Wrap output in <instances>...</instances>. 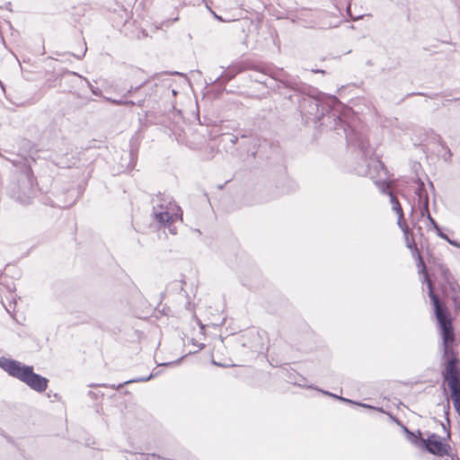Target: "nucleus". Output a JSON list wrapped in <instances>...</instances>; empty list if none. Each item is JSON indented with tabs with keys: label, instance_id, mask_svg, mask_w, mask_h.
Segmentation results:
<instances>
[{
	"label": "nucleus",
	"instance_id": "20",
	"mask_svg": "<svg viewBox=\"0 0 460 460\" xmlns=\"http://www.w3.org/2000/svg\"><path fill=\"white\" fill-rule=\"evenodd\" d=\"M397 217H398L397 225L401 228V230L403 233L409 232L410 229H409L407 224L404 221V214L403 213L402 214H398Z\"/></svg>",
	"mask_w": 460,
	"mask_h": 460
},
{
	"label": "nucleus",
	"instance_id": "37",
	"mask_svg": "<svg viewBox=\"0 0 460 460\" xmlns=\"http://www.w3.org/2000/svg\"><path fill=\"white\" fill-rule=\"evenodd\" d=\"M255 80H256L257 82H259V83H264V81H263V80H261V79H255Z\"/></svg>",
	"mask_w": 460,
	"mask_h": 460
},
{
	"label": "nucleus",
	"instance_id": "8",
	"mask_svg": "<svg viewBox=\"0 0 460 460\" xmlns=\"http://www.w3.org/2000/svg\"><path fill=\"white\" fill-rule=\"evenodd\" d=\"M118 17L119 19H114V26H121V31L129 39L141 40L147 36L146 30L137 27L136 21H131L127 9L121 7L118 11Z\"/></svg>",
	"mask_w": 460,
	"mask_h": 460
},
{
	"label": "nucleus",
	"instance_id": "35",
	"mask_svg": "<svg viewBox=\"0 0 460 460\" xmlns=\"http://www.w3.org/2000/svg\"><path fill=\"white\" fill-rule=\"evenodd\" d=\"M442 270H443V273H444V274H446L447 272H448V269L442 268Z\"/></svg>",
	"mask_w": 460,
	"mask_h": 460
},
{
	"label": "nucleus",
	"instance_id": "2",
	"mask_svg": "<svg viewBox=\"0 0 460 460\" xmlns=\"http://www.w3.org/2000/svg\"><path fill=\"white\" fill-rule=\"evenodd\" d=\"M418 261L417 266L419 273L423 275V281L426 282L429 290V296L434 307L435 316L438 323L443 340L444 355L449 352V345L455 341V333L452 324V318L446 305L441 302L438 296L433 291V284L427 273V268L420 252L415 253Z\"/></svg>",
	"mask_w": 460,
	"mask_h": 460
},
{
	"label": "nucleus",
	"instance_id": "26",
	"mask_svg": "<svg viewBox=\"0 0 460 460\" xmlns=\"http://www.w3.org/2000/svg\"><path fill=\"white\" fill-rule=\"evenodd\" d=\"M87 51V47H86V44L84 43V49H83V51L80 55H77V54H72L75 58L77 59H82L83 57H84L85 53Z\"/></svg>",
	"mask_w": 460,
	"mask_h": 460
},
{
	"label": "nucleus",
	"instance_id": "5",
	"mask_svg": "<svg viewBox=\"0 0 460 460\" xmlns=\"http://www.w3.org/2000/svg\"><path fill=\"white\" fill-rule=\"evenodd\" d=\"M353 148H358L361 154V158L367 163V169L363 172H358L360 174L368 176L378 190L383 193L389 196L390 183L389 173L383 162L377 158H372L373 152L368 145V154L365 155L362 150L358 146H350Z\"/></svg>",
	"mask_w": 460,
	"mask_h": 460
},
{
	"label": "nucleus",
	"instance_id": "21",
	"mask_svg": "<svg viewBox=\"0 0 460 460\" xmlns=\"http://www.w3.org/2000/svg\"><path fill=\"white\" fill-rule=\"evenodd\" d=\"M452 291H453L452 299H453L454 303L456 304V305L460 306V288H459V287L457 285H456V287L453 286Z\"/></svg>",
	"mask_w": 460,
	"mask_h": 460
},
{
	"label": "nucleus",
	"instance_id": "27",
	"mask_svg": "<svg viewBox=\"0 0 460 460\" xmlns=\"http://www.w3.org/2000/svg\"><path fill=\"white\" fill-rule=\"evenodd\" d=\"M429 221L430 222V225L433 226V228L435 230H437L438 228H439L438 225L437 224V222L434 220V218L429 215Z\"/></svg>",
	"mask_w": 460,
	"mask_h": 460
},
{
	"label": "nucleus",
	"instance_id": "22",
	"mask_svg": "<svg viewBox=\"0 0 460 460\" xmlns=\"http://www.w3.org/2000/svg\"><path fill=\"white\" fill-rule=\"evenodd\" d=\"M420 215L421 217H427L429 218V215H430L429 210V202L427 200L423 201V205H420Z\"/></svg>",
	"mask_w": 460,
	"mask_h": 460
},
{
	"label": "nucleus",
	"instance_id": "24",
	"mask_svg": "<svg viewBox=\"0 0 460 460\" xmlns=\"http://www.w3.org/2000/svg\"><path fill=\"white\" fill-rule=\"evenodd\" d=\"M105 100L115 105H124V97L121 99H112L111 97H105Z\"/></svg>",
	"mask_w": 460,
	"mask_h": 460
},
{
	"label": "nucleus",
	"instance_id": "4",
	"mask_svg": "<svg viewBox=\"0 0 460 460\" xmlns=\"http://www.w3.org/2000/svg\"><path fill=\"white\" fill-rule=\"evenodd\" d=\"M38 192L39 187L36 179L29 166L17 172L14 181L10 185L11 197L22 205L31 204Z\"/></svg>",
	"mask_w": 460,
	"mask_h": 460
},
{
	"label": "nucleus",
	"instance_id": "41",
	"mask_svg": "<svg viewBox=\"0 0 460 460\" xmlns=\"http://www.w3.org/2000/svg\"><path fill=\"white\" fill-rule=\"evenodd\" d=\"M450 407V404H449V402L447 401V409H449Z\"/></svg>",
	"mask_w": 460,
	"mask_h": 460
},
{
	"label": "nucleus",
	"instance_id": "40",
	"mask_svg": "<svg viewBox=\"0 0 460 460\" xmlns=\"http://www.w3.org/2000/svg\"><path fill=\"white\" fill-rule=\"evenodd\" d=\"M212 363L215 364V365H217V363L216 361H214V360L212 361ZM218 366H221V365L218 364Z\"/></svg>",
	"mask_w": 460,
	"mask_h": 460
},
{
	"label": "nucleus",
	"instance_id": "42",
	"mask_svg": "<svg viewBox=\"0 0 460 460\" xmlns=\"http://www.w3.org/2000/svg\"><path fill=\"white\" fill-rule=\"evenodd\" d=\"M417 94L418 95H424L422 93H418Z\"/></svg>",
	"mask_w": 460,
	"mask_h": 460
},
{
	"label": "nucleus",
	"instance_id": "19",
	"mask_svg": "<svg viewBox=\"0 0 460 460\" xmlns=\"http://www.w3.org/2000/svg\"><path fill=\"white\" fill-rule=\"evenodd\" d=\"M323 394H327V395L332 396L333 398H336V399H338V400H340V401L346 402H349V403H354V404H357V402H353V401H351V400H349V399H346V398H344V397L338 396V395L333 394H332V393H330V392H325V391H323ZM358 405H361V406H363V407L371 408V409L373 408L372 406H370V405H368V404H365V403H358Z\"/></svg>",
	"mask_w": 460,
	"mask_h": 460
},
{
	"label": "nucleus",
	"instance_id": "11",
	"mask_svg": "<svg viewBox=\"0 0 460 460\" xmlns=\"http://www.w3.org/2000/svg\"><path fill=\"white\" fill-rule=\"evenodd\" d=\"M403 430L406 433L407 439L417 447L422 448L425 438L421 437V432L417 430L416 432L410 431L406 427H403Z\"/></svg>",
	"mask_w": 460,
	"mask_h": 460
},
{
	"label": "nucleus",
	"instance_id": "9",
	"mask_svg": "<svg viewBox=\"0 0 460 460\" xmlns=\"http://www.w3.org/2000/svg\"><path fill=\"white\" fill-rule=\"evenodd\" d=\"M422 448L433 455L443 457L448 454L450 447L442 441L440 436L432 433L425 439Z\"/></svg>",
	"mask_w": 460,
	"mask_h": 460
},
{
	"label": "nucleus",
	"instance_id": "33",
	"mask_svg": "<svg viewBox=\"0 0 460 460\" xmlns=\"http://www.w3.org/2000/svg\"><path fill=\"white\" fill-rule=\"evenodd\" d=\"M447 155H448L449 158L452 156V153L447 146Z\"/></svg>",
	"mask_w": 460,
	"mask_h": 460
},
{
	"label": "nucleus",
	"instance_id": "15",
	"mask_svg": "<svg viewBox=\"0 0 460 460\" xmlns=\"http://www.w3.org/2000/svg\"><path fill=\"white\" fill-rule=\"evenodd\" d=\"M390 202L392 204V209L398 215L402 214L403 210L402 206L398 200V199L394 195L393 192H389Z\"/></svg>",
	"mask_w": 460,
	"mask_h": 460
},
{
	"label": "nucleus",
	"instance_id": "13",
	"mask_svg": "<svg viewBox=\"0 0 460 460\" xmlns=\"http://www.w3.org/2000/svg\"><path fill=\"white\" fill-rule=\"evenodd\" d=\"M403 235H404L407 248H409L411 250L412 256L415 257V253H418L419 250L417 248V244L414 241L412 234H410V231H409V232L403 233Z\"/></svg>",
	"mask_w": 460,
	"mask_h": 460
},
{
	"label": "nucleus",
	"instance_id": "6",
	"mask_svg": "<svg viewBox=\"0 0 460 460\" xmlns=\"http://www.w3.org/2000/svg\"><path fill=\"white\" fill-rule=\"evenodd\" d=\"M154 219L161 226H171V225L181 217V208L169 196L159 194L153 199ZM171 233L175 232L169 227Z\"/></svg>",
	"mask_w": 460,
	"mask_h": 460
},
{
	"label": "nucleus",
	"instance_id": "7",
	"mask_svg": "<svg viewBox=\"0 0 460 460\" xmlns=\"http://www.w3.org/2000/svg\"><path fill=\"white\" fill-rule=\"evenodd\" d=\"M246 70H256L260 71L264 75H270L271 77L277 80V77L279 76L278 71L280 69L271 68V67H260L259 66L255 65L253 61L251 59H239L234 61L231 65H229L226 68L224 69L222 74L217 76L214 82H220V83H227L233 78H234L238 74L243 73Z\"/></svg>",
	"mask_w": 460,
	"mask_h": 460
},
{
	"label": "nucleus",
	"instance_id": "32",
	"mask_svg": "<svg viewBox=\"0 0 460 460\" xmlns=\"http://www.w3.org/2000/svg\"><path fill=\"white\" fill-rule=\"evenodd\" d=\"M312 72L313 73H321V74H324V70H322V69H312Z\"/></svg>",
	"mask_w": 460,
	"mask_h": 460
},
{
	"label": "nucleus",
	"instance_id": "1",
	"mask_svg": "<svg viewBox=\"0 0 460 460\" xmlns=\"http://www.w3.org/2000/svg\"><path fill=\"white\" fill-rule=\"evenodd\" d=\"M278 73L279 75L277 80L297 93L291 98L296 99L303 118L306 120L322 121L321 125L330 127L338 134L341 130L349 146H358L367 155L368 140L363 133L354 130L341 119L339 112L341 102L336 96H314V89L288 75L283 69Z\"/></svg>",
	"mask_w": 460,
	"mask_h": 460
},
{
	"label": "nucleus",
	"instance_id": "3",
	"mask_svg": "<svg viewBox=\"0 0 460 460\" xmlns=\"http://www.w3.org/2000/svg\"><path fill=\"white\" fill-rule=\"evenodd\" d=\"M0 367L10 376L20 380L38 393L44 392L48 387V379L34 373L32 366H27L18 360L1 357Z\"/></svg>",
	"mask_w": 460,
	"mask_h": 460
},
{
	"label": "nucleus",
	"instance_id": "38",
	"mask_svg": "<svg viewBox=\"0 0 460 460\" xmlns=\"http://www.w3.org/2000/svg\"><path fill=\"white\" fill-rule=\"evenodd\" d=\"M216 18L218 19V20H222L220 16H217V14H215Z\"/></svg>",
	"mask_w": 460,
	"mask_h": 460
},
{
	"label": "nucleus",
	"instance_id": "12",
	"mask_svg": "<svg viewBox=\"0 0 460 460\" xmlns=\"http://www.w3.org/2000/svg\"><path fill=\"white\" fill-rule=\"evenodd\" d=\"M416 181L418 183V188L415 190V195L418 197L419 204L420 206L423 205L424 200L429 202V195L425 190L424 182L420 178H417Z\"/></svg>",
	"mask_w": 460,
	"mask_h": 460
},
{
	"label": "nucleus",
	"instance_id": "29",
	"mask_svg": "<svg viewBox=\"0 0 460 460\" xmlns=\"http://www.w3.org/2000/svg\"><path fill=\"white\" fill-rule=\"evenodd\" d=\"M13 303L10 302L9 303V305L8 306H5V309L6 311L9 313V314H12L11 310L14 311V305H12Z\"/></svg>",
	"mask_w": 460,
	"mask_h": 460
},
{
	"label": "nucleus",
	"instance_id": "39",
	"mask_svg": "<svg viewBox=\"0 0 460 460\" xmlns=\"http://www.w3.org/2000/svg\"><path fill=\"white\" fill-rule=\"evenodd\" d=\"M349 8H350V4H349V5L347 7L348 12H349Z\"/></svg>",
	"mask_w": 460,
	"mask_h": 460
},
{
	"label": "nucleus",
	"instance_id": "30",
	"mask_svg": "<svg viewBox=\"0 0 460 460\" xmlns=\"http://www.w3.org/2000/svg\"><path fill=\"white\" fill-rule=\"evenodd\" d=\"M124 105L134 106V105H136V102L131 100H124Z\"/></svg>",
	"mask_w": 460,
	"mask_h": 460
},
{
	"label": "nucleus",
	"instance_id": "16",
	"mask_svg": "<svg viewBox=\"0 0 460 460\" xmlns=\"http://www.w3.org/2000/svg\"><path fill=\"white\" fill-rule=\"evenodd\" d=\"M72 75H76L78 77H80L81 79L84 80L85 83L87 84V86L88 88L90 89V91L92 92L93 94L96 95V96H101L102 95V90L98 87H94L90 82L89 80L83 76V75H80L78 73L76 72H71Z\"/></svg>",
	"mask_w": 460,
	"mask_h": 460
},
{
	"label": "nucleus",
	"instance_id": "34",
	"mask_svg": "<svg viewBox=\"0 0 460 460\" xmlns=\"http://www.w3.org/2000/svg\"><path fill=\"white\" fill-rule=\"evenodd\" d=\"M203 347H204V345H203V344H199V345H198V350L201 349Z\"/></svg>",
	"mask_w": 460,
	"mask_h": 460
},
{
	"label": "nucleus",
	"instance_id": "23",
	"mask_svg": "<svg viewBox=\"0 0 460 460\" xmlns=\"http://www.w3.org/2000/svg\"><path fill=\"white\" fill-rule=\"evenodd\" d=\"M144 85V83L143 84H140L139 85L137 86H130L127 92L125 93V94L123 95V97H126V96H128L130 94H132L133 93H136L137 91H138L142 86Z\"/></svg>",
	"mask_w": 460,
	"mask_h": 460
},
{
	"label": "nucleus",
	"instance_id": "18",
	"mask_svg": "<svg viewBox=\"0 0 460 460\" xmlns=\"http://www.w3.org/2000/svg\"><path fill=\"white\" fill-rule=\"evenodd\" d=\"M238 141V136L229 133H223L222 134V142L224 143H229L231 146H234Z\"/></svg>",
	"mask_w": 460,
	"mask_h": 460
},
{
	"label": "nucleus",
	"instance_id": "17",
	"mask_svg": "<svg viewBox=\"0 0 460 460\" xmlns=\"http://www.w3.org/2000/svg\"><path fill=\"white\" fill-rule=\"evenodd\" d=\"M152 377H153V376L149 375L148 376H146V377H139V378H135V379L125 381L124 383L119 384L118 385H111V387L118 390L120 387H122L124 385L133 383V382H146V381L150 380Z\"/></svg>",
	"mask_w": 460,
	"mask_h": 460
},
{
	"label": "nucleus",
	"instance_id": "10",
	"mask_svg": "<svg viewBox=\"0 0 460 460\" xmlns=\"http://www.w3.org/2000/svg\"><path fill=\"white\" fill-rule=\"evenodd\" d=\"M457 358L452 357L447 363L446 374L444 376L445 381L447 382L449 389L460 387V370L456 366Z\"/></svg>",
	"mask_w": 460,
	"mask_h": 460
},
{
	"label": "nucleus",
	"instance_id": "14",
	"mask_svg": "<svg viewBox=\"0 0 460 460\" xmlns=\"http://www.w3.org/2000/svg\"><path fill=\"white\" fill-rule=\"evenodd\" d=\"M450 396L456 411L460 416V387L450 389Z\"/></svg>",
	"mask_w": 460,
	"mask_h": 460
},
{
	"label": "nucleus",
	"instance_id": "36",
	"mask_svg": "<svg viewBox=\"0 0 460 460\" xmlns=\"http://www.w3.org/2000/svg\"><path fill=\"white\" fill-rule=\"evenodd\" d=\"M350 17H351L353 20H358V19H359L361 16H358V17H352V16L350 15Z\"/></svg>",
	"mask_w": 460,
	"mask_h": 460
},
{
	"label": "nucleus",
	"instance_id": "31",
	"mask_svg": "<svg viewBox=\"0 0 460 460\" xmlns=\"http://www.w3.org/2000/svg\"><path fill=\"white\" fill-rule=\"evenodd\" d=\"M144 102H145V100L142 99V100H139L137 102H136V105L142 107L144 105Z\"/></svg>",
	"mask_w": 460,
	"mask_h": 460
},
{
	"label": "nucleus",
	"instance_id": "28",
	"mask_svg": "<svg viewBox=\"0 0 460 460\" xmlns=\"http://www.w3.org/2000/svg\"><path fill=\"white\" fill-rule=\"evenodd\" d=\"M448 243L455 246V247H457V248H460V243H458L457 241L456 240H448Z\"/></svg>",
	"mask_w": 460,
	"mask_h": 460
},
{
	"label": "nucleus",
	"instance_id": "25",
	"mask_svg": "<svg viewBox=\"0 0 460 460\" xmlns=\"http://www.w3.org/2000/svg\"><path fill=\"white\" fill-rule=\"evenodd\" d=\"M437 234L441 237L442 239L446 240L448 243V240H451L446 234H444L440 228H438L436 230Z\"/></svg>",
	"mask_w": 460,
	"mask_h": 460
}]
</instances>
